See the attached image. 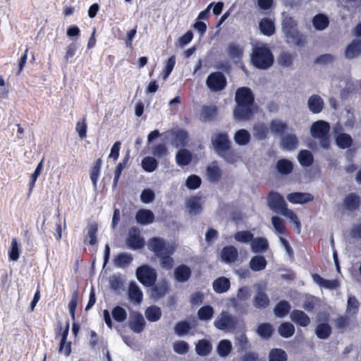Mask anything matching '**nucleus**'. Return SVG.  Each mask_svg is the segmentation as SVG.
<instances>
[{
    "label": "nucleus",
    "instance_id": "53",
    "mask_svg": "<svg viewBox=\"0 0 361 361\" xmlns=\"http://www.w3.org/2000/svg\"><path fill=\"white\" fill-rule=\"evenodd\" d=\"M20 255V247L16 238L11 240V248L8 251L9 259L16 262L18 259Z\"/></svg>",
    "mask_w": 361,
    "mask_h": 361
},
{
    "label": "nucleus",
    "instance_id": "20",
    "mask_svg": "<svg viewBox=\"0 0 361 361\" xmlns=\"http://www.w3.org/2000/svg\"><path fill=\"white\" fill-rule=\"evenodd\" d=\"M135 219L138 224L147 225L154 221V215L152 211L142 209L136 213Z\"/></svg>",
    "mask_w": 361,
    "mask_h": 361
},
{
    "label": "nucleus",
    "instance_id": "6",
    "mask_svg": "<svg viewBox=\"0 0 361 361\" xmlns=\"http://www.w3.org/2000/svg\"><path fill=\"white\" fill-rule=\"evenodd\" d=\"M238 324L235 317L231 315L227 311H222L215 319L214 322V326L221 331H232Z\"/></svg>",
    "mask_w": 361,
    "mask_h": 361
},
{
    "label": "nucleus",
    "instance_id": "41",
    "mask_svg": "<svg viewBox=\"0 0 361 361\" xmlns=\"http://www.w3.org/2000/svg\"><path fill=\"white\" fill-rule=\"evenodd\" d=\"M331 333V326L326 323H322L317 325L315 334L319 339L328 338Z\"/></svg>",
    "mask_w": 361,
    "mask_h": 361
},
{
    "label": "nucleus",
    "instance_id": "9",
    "mask_svg": "<svg viewBox=\"0 0 361 361\" xmlns=\"http://www.w3.org/2000/svg\"><path fill=\"white\" fill-rule=\"evenodd\" d=\"M206 85L212 92H219L226 86V79L221 72H214L209 75Z\"/></svg>",
    "mask_w": 361,
    "mask_h": 361
},
{
    "label": "nucleus",
    "instance_id": "14",
    "mask_svg": "<svg viewBox=\"0 0 361 361\" xmlns=\"http://www.w3.org/2000/svg\"><path fill=\"white\" fill-rule=\"evenodd\" d=\"M287 200L293 204H303L314 200V197L312 194L307 192H292L287 195Z\"/></svg>",
    "mask_w": 361,
    "mask_h": 361
},
{
    "label": "nucleus",
    "instance_id": "51",
    "mask_svg": "<svg viewBox=\"0 0 361 361\" xmlns=\"http://www.w3.org/2000/svg\"><path fill=\"white\" fill-rule=\"evenodd\" d=\"M253 237L254 235L248 231H238L234 235L235 240L242 243H252Z\"/></svg>",
    "mask_w": 361,
    "mask_h": 361
},
{
    "label": "nucleus",
    "instance_id": "29",
    "mask_svg": "<svg viewBox=\"0 0 361 361\" xmlns=\"http://www.w3.org/2000/svg\"><path fill=\"white\" fill-rule=\"evenodd\" d=\"M176 160L180 166H188L192 161V154L186 149H181L177 152Z\"/></svg>",
    "mask_w": 361,
    "mask_h": 361
},
{
    "label": "nucleus",
    "instance_id": "34",
    "mask_svg": "<svg viewBox=\"0 0 361 361\" xmlns=\"http://www.w3.org/2000/svg\"><path fill=\"white\" fill-rule=\"evenodd\" d=\"M276 168L279 173L288 175L292 172L293 166L290 161L283 159L277 161Z\"/></svg>",
    "mask_w": 361,
    "mask_h": 361
},
{
    "label": "nucleus",
    "instance_id": "50",
    "mask_svg": "<svg viewBox=\"0 0 361 361\" xmlns=\"http://www.w3.org/2000/svg\"><path fill=\"white\" fill-rule=\"evenodd\" d=\"M269 360V361H286L287 355L284 350L275 348L270 351Z\"/></svg>",
    "mask_w": 361,
    "mask_h": 361
},
{
    "label": "nucleus",
    "instance_id": "61",
    "mask_svg": "<svg viewBox=\"0 0 361 361\" xmlns=\"http://www.w3.org/2000/svg\"><path fill=\"white\" fill-rule=\"evenodd\" d=\"M187 207L190 213L197 214L200 209V199L197 197L190 198L187 202Z\"/></svg>",
    "mask_w": 361,
    "mask_h": 361
},
{
    "label": "nucleus",
    "instance_id": "4",
    "mask_svg": "<svg viewBox=\"0 0 361 361\" xmlns=\"http://www.w3.org/2000/svg\"><path fill=\"white\" fill-rule=\"evenodd\" d=\"M282 31L288 44L302 46L305 43L303 35L298 29V23L289 16H285L282 21Z\"/></svg>",
    "mask_w": 361,
    "mask_h": 361
},
{
    "label": "nucleus",
    "instance_id": "26",
    "mask_svg": "<svg viewBox=\"0 0 361 361\" xmlns=\"http://www.w3.org/2000/svg\"><path fill=\"white\" fill-rule=\"evenodd\" d=\"M269 247L268 240L263 237L254 238L251 243V249L253 252H263Z\"/></svg>",
    "mask_w": 361,
    "mask_h": 361
},
{
    "label": "nucleus",
    "instance_id": "60",
    "mask_svg": "<svg viewBox=\"0 0 361 361\" xmlns=\"http://www.w3.org/2000/svg\"><path fill=\"white\" fill-rule=\"evenodd\" d=\"M254 131L258 139L264 140L267 135L268 128L264 123H259L255 125Z\"/></svg>",
    "mask_w": 361,
    "mask_h": 361
},
{
    "label": "nucleus",
    "instance_id": "42",
    "mask_svg": "<svg viewBox=\"0 0 361 361\" xmlns=\"http://www.w3.org/2000/svg\"><path fill=\"white\" fill-rule=\"evenodd\" d=\"M336 143L340 148L346 149L352 145L353 139L347 133H340L336 138Z\"/></svg>",
    "mask_w": 361,
    "mask_h": 361
},
{
    "label": "nucleus",
    "instance_id": "32",
    "mask_svg": "<svg viewBox=\"0 0 361 361\" xmlns=\"http://www.w3.org/2000/svg\"><path fill=\"white\" fill-rule=\"evenodd\" d=\"M212 350L210 342L206 339L200 340L195 346V351L200 356H207Z\"/></svg>",
    "mask_w": 361,
    "mask_h": 361
},
{
    "label": "nucleus",
    "instance_id": "35",
    "mask_svg": "<svg viewBox=\"0 0 361 361\" xmlns=\"http://www.w3.org/2000/svg\"><path fill=\"white\" fill-rule=\"evenodd\" d=\"M329 23V18L324 14H317L312 19L313 26L318 30H324L328 27Z\"/></svg>",
    "mask_w": 361,
    "mask_h": 361
},
{
    "label": "nucleus",
    "instance_id": "59",
    "mask_svg": "<svg viewBox=\"0 0 361 361\" xmlns=\"http://www.w3.org/2000/svg\"><path fill=\"white\" fill-rule=\"evenodd\" d=\"M359 307V302L355 296H349L347 302V312L351 314H357Z\"/></svg>",
    "mask_w": 361,
    "mask_h": 361
},
{
    "label": "nucleus",
    "instance_id": "10",
    "mask_svg": "<svg viewBox=\"0 0 361 361\" xmlns=\"http://www.w3.org/2000/svg\"><path fill=\"white\" fill-rule=\"evenodd\" d=\"M127 246L132 250L141 248L144 245V240L140 235V230L136 227L130 228L126 239Z\"/></svg>",
    "mask_w": 361,
    "mask_h": 361
},
{
    "label": "nucleus",
    "instance_id": "40",
    "mask_svg": "<svg viewBox=\"0 0 361 361\" xmlns=\"http://www.w3.org/2000/svg\"><path fill=\"white\" fill-rule=\"evenodd\" d=\"M280 214L286 218H288L290 223L293 224L295 226L297 229V233H300V222L298 220L297 215L293 212V211L289 209L287 207L283 208L282 211H281Z\"/></svg>",
    "mask_w": 361,
    "mask_h": 361
},
{
    "label": "nucleus",
    "instance_id": "8",
    "mask_svg": "<svg viewBox=\"0 0 361 361\" xmlns=\"http://www.w3.org/2000/svg\"><path fill=\"white\" fill-rule=\"evenodd\" d=\"M256 293L253 298V305L258 309H265L269 305V298L266 293L267 286L264 283H257L255 286Z\"/></svg>",
    "mask_w": 361,
    "mask_h": 361
},
{
    "label": "nucleus",
    "instance_id": "15",
    "mask_svg": "<svg viewBox=\"0 0 361 361\" xmlns=\"http://www.w3.org/2000/svg\"><path fill=\"white\" fill-rule=\"evenodd\" d=\"M307 107L312 114L320 113L324 106L323 99L318 94H312L307 100Z\"/></svg>",
    "mask_w": 361,
    "mask_h": 361
},
{
    "label": "nucleus",
    "instance_id": "62",
    "mask_svg": "<svg viewBox=\"0 0 361 361\" xmlns=\"http://www.w3.org/2000/svg\"><path fill=\"white\" fill-rule=\"evenodd\" d=\"M201 182V178L199 176L191 175L186 180V186L190 190H195L200 186Z\"/></svg>",
    "mask_w": 361,
    "mask_h": 361
},
{
    "label": "nucleus",
    "instance_id": "43",
    "mask_svg": "<svg viewBox=\"0 0 361 361\" xmlns=\"http://www.w3.org/2000/svg\"><path fill=\"white\" fill-rule=\"evenodd\" d=\"M145 317L151 322H157L161 317V309L157 306H151L146 310Z\"/></svg>",
    "mask_w": 361,
    "mask_h": 361
},
{
    "label": "nucleus",
    "instance_id": "27",
    "mask_svg": "<svg viewBox=\"0 0 361 361\" xmlns=\"http://www.w3.org/2000/svg\"><path fill=\"white\" fill-rule=\"evenodd\" d=\"M261 32L267 36H271L275 32V26L274 22L268 18H262L259 24Z\"/></svg>",
    "mask_w": 361,
    "mask_h": 361
},
{
    "label": "nucleus",
    "instance_id": "58",
    "mask_svg": "<svg viewBox=\"0 0 361 361\" xmlns=\"http://www.w3.org/2000/svg\"><path fill=\"white\" fill-rule=\"evenodd\" d=\"M87 238L90 239L89 244L94 245L97 243V225L96 224H91L87 226Z\"/></svg>",
    "mask_w": 361,
    "mask_h": 361
},
{
    "label": "nucleus",
    "instance_id": "19",
    "mask_svg": "<svg viewBox=\"0 0 361 361\" xmlns=\"http://www.w3.org/2000/svg\"><path fill=\"white\" fill-rule=\"evenodd\" d=\"M69 332V324L68 323L61 334V339L59 348V353H63L66 357L71 353V342H67V337Z\"/></svg>",
    "mask_w": 361,
    "mask_h": 361
},
{
    "label": "nucleus",
    "instance_id": "49",
    "mask_svg": "<svg viewBox=\"0 0 361 361\" xmlns=\"http://www.w3.org/2000/svg\"><path fill=\"white\" fill-rule=\"evenodd\" d=\"M221 170L214 163L207 169V175L210 181H217L221 177Z\"/></svg>",
    "mask_w": 361,
    "mask_h": 361
},
{
    "label": "nucleus",
    "instance_id": "1",
    "mask_svg": "<svg viewBox=\"0 0 361 361\" xmlns=\"http://www.w3.org/2000/svg\"><path fill=\"white\" fill-rule=\"evenodd\" d=\"M148 248L154 252V254L160 257L161 266L165 269H171L173 264L174 260L170 257L175 250L176 246L173 243H166L165 240L160 238H153L148 242Z\"/></svg>",
    "mask_w": 361,
    "mask_h": 361
},
{
    "label": "nucleus",
    "instance_id": "46",
    "mask_svg": "<svg viewBox=\"0 0 361 361\" xmlns=\"http://www.w3.org/2000/svg\"><path fill=\"white\" fill-rule=\"evenodd\" d=\"M157 166L158 161L152 157H146L142 160V167L147 172H153Z\"/></svg>",
    "mask_w": 361,
    "mask_h": 361
},
{
    "label": "nucleus",
    "instance_id": "63",
    "mask_svg": "<svg viewBox=\"0 0 361 361\" xmlns=\"http://www.w3.org/2000/svg\"><path fill=\"white\" fill-rule=\"evenodd\" d=\"M189 350V345L187 342L184 341H180L174 343L173 350L180 355H183L188 353Z\"/></svg>",
    "mask_w": 361,
    "mask_h": 361
},
{
    "label": "nucleus",
    "instance_id": "30",
    "mask_svg": "<svg viewBox=\"0 0 361 361\" xmlns=\"http://www.w3.org/2000/svg\"><path fill=\"white\" fill-rule=\"evenodd\" d=\"M267 260L262 255H255L250 261V268L254 271H262L266 268Z\"/></svg>",
    "mask_w": 361,
    "mask_h": 361
},
{
    "label": "nucleus",
    "instance_id": "12",
    "mask_svg": "<svg viewBox=\"0 0 361 361\" xmlns=\"http://www.w3.org/2000/svg\"><path fill=\"white\" fill-rule=\"evenodd\" d=\"M268 206L274 212L279 214L283 208L287 207L283 197L276 192H271L269 193L268 196Z\"/></svg>",
    "mask_w": 361,
    "mask_h": 361
},
{
    "label": "nucleus",
    "instance_id": "16",
    "mask_svg": "<svg viewBox=\"0 0 361 361\" xmlns=\"http://www.w3.org/2000/svg\"><path fill=\"white\" fill-rule=\"evenodd\" d=\"M191 272V269L188 266L180 264L174 269V278L179 283H185L190 279Z\"/></svg>",
    "mask_w": 361,
    "mask_h": 361
},
{
    "label": "nucleus",
    "instance_id": "21",
    "mask_svg": "<svg viewBox=\"0 0 361 361\" xmlns=\"http://www.w3.org/2000/svg\"><path fill=\"white\" fill-rule=\"evenodd\" d=\"M231 286L230 281L228 278L221 276L214 281L212 287L215 293L221 294L227 292Z\"/></svg>",
    "mask_w": 361,
    "mask_h": 361
},
{
    "label": "nucleus",
    "instance_id": "44",
    "mask_svg": "<svg viewBox=\"0 0 361 361\" xmlns=\"http://www.w3.org/2000/svg\"><path fill=\"white\" fill-rule=\"evenodd\" d=\"M217 109L216 106H203L202 108L201 117L204 121H210L216 115Z\"/></svg>",
    "mask_w": 361,
    "mask_h": 361
},
{
    "label": "nucleus",
    "instance_id": "39",
    "mask_svg": "<svg viewBox=\"0 0 361 361\" xmlns=\"http://www.w3.org/2000/svg\"><path fill=\"white\" fill-rule=\"evenodd\" d=\"M214 314L213 307L210 305H204L197 311V317L202 321H209L212 319Z\"/></svg>",
    "mask_w": 361,
    "mask_h": 361
},
{
    "label": "nucleus",
    "instance_id": "17",
    "mask_svg": "<svg viewBox=\"0 0 361 361\" xmlns=\"http://www.w3.org/2000/svg\"><path fill=\"white\" fill-rule=\"evenodd\" d=\"M133 255L128 252L118 254L113 259L114 266L120 269L127 268L133 262Z\"/></svg>",
    "mask_w": 361,
    "mask_h": 361
},
{
    "label": "nucleus",
    "instance_id": "18",
    "mask_svg": "<svg viewBox=\"0 0 361 361\" xmlns=\"http://www.w3.org/2000/svg\"><path fill=\"white\" fill-rule=\"evenodd\" d=\"M290 319L300 326H307L310 323V317L302 311L294 310L290 314Z\"/></svg>",
    "mask_w": 361,
    "mask_h": 361
},
{
    "label": "nucleus",
    "instance_id": "7",
    "mask_svg": "<svg viewBox=\"0 0 361 361\" xmlns=\"http://www.w3.org/2000/svg\"><path fill=\"white\" fill-rule=\"evenodd\" d=\"M136 277L142 284L151 287L157 280V272L148 265H142L136 269Z\"/></svg>",
    "mask_w": 361,
    "mask_h": 361
},
{
    "label": "nucleus",
    "instance_id": "33",
    "mask_svg": "<svg viewBox=\"0 0 361 361\" xmlns=\"http://www.w3.org/2000/svg\"><path fill=\"white\" fill-rule=\"evenodd\" d=\"M291 306L286 300L280 301L274 307V312L276 317L283 318L290 311Z\"/></svg>",
    "mask_w": 361,
    "mask_h": 361
},
{
    "label": "nucleus",
    "instance_id": "64",
    "mask_svg": "<svg viewBox=\"0 0 361 361\" xmlns=\"http://www.w3.org/2000/svg\"><path fill=\"white\" fill-rule=\"evenodd\" d=\"M154 192L151 189H145L140 195V200L143 203L148 204L154 201Z\"/></svg>",
    "mask_w": 361,
    "mask_h": 361
},
{
    "label": "nucleus",
    "instance_id": "31",
    "mask_svg": "<svg viewBox=\"0 0 361 361\" xmlns=\"http://www.w3.org/2000/svg\"><path fill=\"white\" fill-rule=\"evenodd\" d=\"M168 291V284L166 281H161L155 285L152 289L151 297L158 299L164 297Z\"/></svg>",
    "mask_w": 361,
    "mask_h": 361
},
{
    "label": "nucleus",
    "instance_id": "2",
    "mask_svg": "<svg viewBox=\"0 0 361 361\" xmlns=\"http://www.w3.org/2000/svg\"><path fill=\"white\" fill-rule=\"evenodd\" d=\"M235 99L236 107L233 114L235 118L247 119L252 114L254 96L249 87H243L236 90Z\"/></svg>",
    "mask_w": 361,
    "mask_h": 361
},
{
    "label": "nucleus",
    "instance_id": "52",
    "mask_svg": "<svg viewBox=\"0 0 361 361\" xmlns=\"http://www.w3.org/2000/svg\"><path fill=\"white\" fill-rule=\"evenodd\" d=\"M269 127L274 134L281 135L286 130L287 126L281 121L275 120L271 122Z\"/></svg>",
    "mask_w": 361,
    "mask_h": 361
},
{
    "label": "nucleus",
    "instance_id": "24",
    "mask_svg": "<svg viewBox=\"0 0 361 361\" xmlns=\"http://www.w3.org/2000/svg\"><path fill=\"white\" fill-rule=\"evenodd\" d=\"M361 54V39H355L347 47L345 56L348 59H354Z\"/></svg>",
    "mask_w": 361,
    "mask_h": 361
},
{
    "label": "nucleus",
    "instance_id": "54",
    "mask_svg": "<svg viewBox=\"0 0 361 361\" xmlns=\"http://www.w3.org/2000/svg\"><path fill=\"white\" fill-rule=\"evenodd\" d=\"M114 320L118 322H123L127 318V312L121 306L115 307L111 312Z\"/></svg>",
    "mask_w": 361,
    "mask_h": 361
},
{
    "label": "nucleus",
    "instance_id": "36",
    "mask_svg": "<svg viewBox=\"0 0 361 361\" xmlns=\"http://www.w3.org/2000/svg\"><path fill=\"white\" fill-rule=\"evenodd\" d=\"M234 140L238 145H246L250 140V134L245 129L238 130L234 135Z\"/></svg>",
    "mask_w": 361,
    "mask_h": 361
},
{
    "label": "nucleus",
    "instance_id": "55",
    "mask_svg": "<svg viewBox=\"0 0 361 361\" xmlns=\"http://www.w3.org/2000/svg\"><path fill=\"white\" fill-rule=\"evenodd\" d=\"M191 326L190 324L186 321H182L180 322H178L175 327H174V331L175 333L179 336H183L185 334H187L189 331L190 330Z\"/></svg>",
    "mask_w": 361,
    "mask_h": 361
},
{
    "label": "nucleus",
    "instance_id": "25",
    "mask_svg": "<svg viewBox=\"0 0 361 361\" xmlns=\"http://www.w3.org/2000/svg\"><path fill=\"white\" fill-rule=\"evenodd\" d=\"M343 205L349 211L356 210L360 206V198L355 193H350L345 197Z\"/></svg>",
    "mask_w": 361,
    "mask_h": 361
},
{
    "label": "nucleus",
    "instance_id": "13",
    "mask_svg": "<svg viewBox=\"0 0 361 361\" xmlns=\"http://www.w3.org/2000/svg\"><path fill=\"white\" fill-rule=\"evenodd\" d=\"M145 326V320L142 314L135 312L130 314L129 327L135 333L142 332Z\"/></svg>",
    "mask_w": 361,
    "mask_h": 361
},
{
    "label": "nucleus",
    "instance_id": "38",
    "mask_svg": "<svg viewBox=\"0 0 361 361\" xmlns=\"http://www.w3.org/2000/svg\"><path fill=\"white\" fill-rule=\"evenodd\" d=\"M232 350V344L229 340H221L216 348L217 353L221 357H226L229 355Z\"/></svg>",
    "mask_w": 361,
    "mask_h": 361
},
{
    "label": "nucleus",
    "instance_id": "47",
    "mask_svg": "<svg viewBox=\"0 0 361 361\" xmlns=\"http://www.w3.org/2000/svg\"><path fill=\"white\" fill-rule=\"evenodd\" d=\"M227 53L232 59H239L243 54V47L235 43H230L227 47Z\"/></svg>",
    "mask_w": 361,
    "mask_h": 361
},
{
    "label": "nucleus",
    "instance_id": "11",
    "mask_svg": "<svg viewBox=\"0 0 361 361\" xmlns=\"http://www.w3.org/2000/svg\"><path fill=\"white\" fill-rule=\"evenodd\" d=\"M329 130V123L322 120L314 122L310 128L311 135L316 139L328 135Z\"/></svg>",
    "mask_w": 361,
    "mask_h": 361
},
{
    "label": "nucleus",
    "instance_id": "56",
    "mask_svg": "<svg viewBox=\"0 0 361 361\" xmlns=\"http://www.w3.org/2000/svg\"><path fill=\"white\" fill-rule=\"evenodd\" d=\"M293 56L286 51L281 52L278 57V63L283 67H289L293 64Z\"/></svg>",
    "mask_w": 361,
    "mask_h": 361
},
{
    "label": "nucleus",
    "instance_id": "57",
    "mask_svg": "<svg viewBox=\"0 0 361 361\" xmlns=\"http://www.w3.org/2000/svg\"><path fill=\"white\" fill-rule=\"evenodd\" d=\"M272 326L267 323L259 324L257 330V334L263 338H269L272 334Z\"/></svg>",
    "mask_w": 361,
    "mask_h": 361
},
{
    "label": "nucleus",
    "instance_id": "3",
    "mask_svg": "<svg viewBox=\"0 0 361 361\" xmlns=\"http://www.w3.org/2000/svg\"><path fill=\"white\" fill-rule=\"evenodd\" d=\"M251 61L256 68L267 70L274 63V55L267 45L257 44L252 49Z\"/></svg>",
    "mask_w": 361,
    "mask_h": 361
},
{
    "label": "nucleus",
    "instance_id": "37",
    "mask_svg": "<svg viewBox=\"0 0 361 361\" xmlns=\"http://www.w3.org/2000/svg\"><path fill=\"white\" fill-rule=\"evenodd\" d=\"M298 159L300 164L305 167L310 166L313 163V155L312 152L307 149L301 150L298 155Z\"/></svg>",
    "mask_w": 361,
    "mask_h": 361
},
{
    "label": "nucleus",
    "instance_id": "22",
    "mask_svg": "<svg viewBox=\"0 0 361 361\" xmlns=\"http://www.w3.org/2000/svg\"><path fill=\"white\" fill-rule=\"evenodd\" d=\"M129 300L136 304H140L142 300V293L135 282H130L128 288Z\"/></svg>",
    "mask_w": 361,
    "mask_h": 361
},
{
    "label": "nucleus",
    "instance_id": "5",
    "mask_svg": "<svg viewBox=\"0 0 361 361\" xmlns=\"http://www.w3.org/2000/svg\"><path fill=\"white\" fill-rule=\"evenodd\" d=\"M212 142L218 153L228 162L233 163L234 158L230 149V141L226 133H219L212 137Z\"/></svg>",
    "mask_w": 361,
    "mask_h": 361
},
{
    "label": "nucleus",
    "instance_id": "23",
    "mask_svg": "<svg viewBox=\"0 0 361 361\" xmlns=\"http://www.w3.org/2000/svg\"><path fill=\"white\" fill-rule=\"evenodd\" d=\"M221 255L223 261L226 263H232L237 259L238 252L234 246L229 245L226 246L222 249Z\"/></svg>",
    "mask_w": 361,
    "mask_h": 361
},
{
    "label": "nucleus",
    "instance_id": "28",
    "mask_svg": "<svg viewBox=\"0 0 361 361\" xmlns=\"http://www.w3.org/2000/svg\"><path fill=\"white\" fill-rule=\"evenodd\" d=\"M173 135L174 136L172 145L176 147H185L187 144L188 135L186 131L178 130L173 131L172 133Z\"/></svg>",
    "mask_w": 361,
    "mask_h": 361
},
{
    "label": "nucleus",
    "instance_id": "45",
    "mask_svg": "<svg viewBox=\"0 0 361 361\" xmlns=\"http://www.w3.org/2000/svg\"><path fill=\"white\" fill-rule=\"evenodd\" d=\"M278 331L282 337L290 338L295 333V327L290 322H283L279 326Z\"/></svg>",
    "mask_w": 361,
    "mask_h": 361
},
{
    "label": "nucleus",
    "instance_id": "48",
    "mask_svg": "<svg viewBox=\"0 0 361 361\" xmlns=\"http://www.w3.org/2000/svg\"><path fill=\"white\" fill-rule=\"evenodd\" d=\"M298 144V138L295 135L289 134L285 135L282 138V147L283 148L291 150L294 149Z\"/></svg>",
    "mask_w": 361,
    "mask_h": 361
}]
</instances>
